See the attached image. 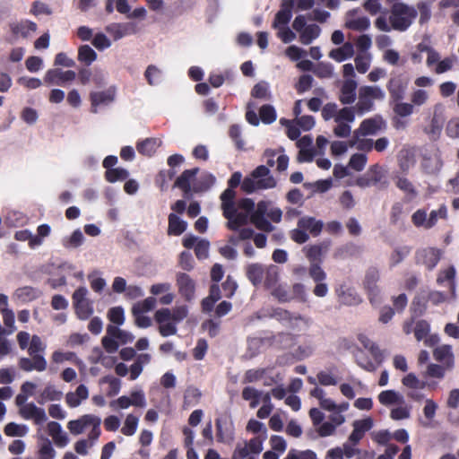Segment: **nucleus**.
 I'll return each mask as SVG.
<instances>
[{
    "label": "nucleus",
    "instance_id": "f257e3e1",
    "mask_svg": "<svg viewBox=\"0 0 459 459\" xmlns=\"http://www.w3.org/2000/svg\"><path fill=\"white\" fill-rule=\"evenodd\" d=\"M236 193L233 188L228 187L221 195L223 216L228 220L227 227L230 230H238L240 226L251 223L259 230L272 232L275 230L273 223H280L282 211L272 202L262 200L255 204L250 198H244L235 202Z\"/></svg>",
    "mask_w": 459,
    "mask_h": 459
},
{
    "label": "nucleus",
    "instance_id": "f03ea898",
    "mask_svg": "<svg viewBox=\"0 0 459 459\" xmlns=\"http://www.w3.org/2000/svg\"><path fill=\"white\" fill-rule=\"evenodd\" d=\"M391 5L388 18L383 14L375 20L376 28L384 32L406 31L418 15V10L407 4L395 2Z\"/></svg>",
    "mask_w": 459,
    "mask_h": 459
},
{
    "label": "nucleus",
    "instance_id": "7ed1b4c3",
    "mask_svg": "<svg viewBox=\"0 0 459 459\" xmlns=\"http://www.w3.org/2000/svg\"><path fill=\"white\" fill-rule=\"evenodd\" d=\"M323 248L321 246H311L307 249V257L310 261L308 267V275L316 283L313 289V294L318 298H325L329 292V287L326 282L327 274L321 267Z\"/></svg>",
    "mask_w": 459,
    "mask_h": 459
},
{
    "label": "nucleus",
    "instance_id": "20e7f679",
    "mask_svg": "<svg viewBox=\"0 0 459 459\" xmlns=\"http://www.w3.org/2000/svg\"><path fill=\"white\" fill-rule=\"evenodd\" d=\"M276 184L277 182L271 174L269 168L260 165L253 170L250 176L243 179L241 189L247 194H251L257 190L273 188Z\"/></svg>",
    "mask_w": 459,
    "mask_h": 459
},
{
    "label": "nucleus",
    "instance_id": "39448f33",
    "mask_svg": "<svg viewBox=\"0 0 459 459\" xmlns=\"http://www.w3.org/2000/svg\"><path fill=\"white\" fill-rule=\"evenodd\" d=\"M385 99V91L378 85H365L359 89L358 101L354 108V113L363 116L372 111L375 108V101H382Z\"/></svg>",
    "mask_w": 459,
    "mask_h": 459
},
{
    "label": "nucleus",
    "instance_id": "423d86ee",
    "mask_svg": "<svg viewBox=\"0 0 459 459\" xmlns=\"http://www.w3.org/2000/svg\"><path fill=\"white\" fill-rule=\"evenodd\" d=\"M273 316L282 323L286 327L298 333L308 330L312 324L310 317L298 314H291L290 312L281 308L275 309Z\"/></svg>",
    "mask_w": 459,
    "mask_h": 459
},
{
    "label": "nucleus",
    "instance_id": "0eeeda50",
    "mask_svg": "<svg viewBox=\"0 0 459 459\" xmlns=\"http://www.w3.org/2000/svg\"><path fill=\"white\" fill-rule=\"evenodd\" d=\"M89 290L85 286L76 289L73 295V306L80 320H87L94 313L93 301L88 298Z\"/></svg>",
    "mask_w": 459,
    "mask_h": 459
},
{
    "label": "nucleus",
    "instance_id": "6e6552de",
    "mask_svg": "<svg viewBox=\"0 0 459 459\" xmlns=\"http://www.w3.org/2000/svg\"><path fill=\"white\" fill-rule=\"evenodd\" d=\"M356 114L354 108L344 107L340 109V114L333 120V133L336 137L347 138L351 134V125L354 123Z\"/></svg>",
    "mask_w": 459,
    "mask_h": 459
},
{
    "label": "nucleus",
    "instance_id": "1a4fd4ad",
    "mask_svg": "<svg viewBox=\"0 0 459 459\" xmlns=\"http://www.w3.org/2000/svg\"><path fill=\"white\" fill-rule=\"evenodd\" d=\"M101 419L94 414H84L76 420H72L67 423V429L74 436L82 434L86 429L90 431L100 429Z\"/></svg>",
    "mask_w": 459,
    "mask_h": 459
},
{
    "label": "nucleus",
    "instance_id": "9d476101",
    "mask_svg": "<svg viewBox=\"0 0 459 459\" xmlns=\"http://www.w3.org/2000/svg\"><path fill=\"white\" fill-rule=\"evenodd\" d=\"M444 166L441 151L434 147L426 152L422 157L421 168L423 171L431 176H437Z\"/></svg>",
    "mask_w": 459,
    "mask_h": 459
},
{
    "label": "nucleus",
    "instance_id": "9b49d317",
    "mask_svg": "<svg viewBox=\"0 0 459 459\" xmlns=\"http://www.w3.org/2000/svg\"><path fill=\"white\" fill-rule=\"evenodd\" d=\"M379 278V271L375 267H370L366 272L363 284L372 305H378L380 303V289L377 285Z\"/></svg>",
    "mask_w": 459,
    "mask_h": 459
},
{
    "label": "nucleus",
    "instance_id": "f8f14e48",
    "mask_svg": "<svg viewBox=\"0 0 459 459\" xmlns=\"http://www.w3.org/2000/svg\"><path fill=\"white\" fill-rule=\"evenodd\" d=\"M443 251L433 247L420 248L415 254L416 263L424 265L428 270H433L441 259Z\"/></svg>",
    "mask_w": 459,
    "mask_h": 459
},
{
    "label": "nucleus",
    "instance_id": "ddd939ff",
    "mask_svg": "<svg viewBox=\"0 0 459 459\" xmlns=\"http://www.w3.org/2000/svg\"><path fill=\"white\" fill-rule=\"evenodd\" d=\"M105 30L117 41L124 37L136 34L139 29L136 22H112L107 25Z\"/></svg>",
    "mask_w": 459,
    "mask_h": 459
},
{
    "label": "nucleus",
    "instance_id": "4468645a",
    "mask_svg": "<svg viewBox=\"0 0 459 459\" xmlns=\"http://www.w3.org/2000/svg\"><path fill=\"white\" fill-rule=\"evenodd\" d=\"M386 88L389 91L391 101L403 100L408 89V80L403 74L394 75L389 79Z\"/></svg>",
    "mask_w": 459,
    "mask_h": 459
},
{
    "label": "nucleus",
    "instance_id": "2eb2a0df",
    "mask_svg": "<svg viewBox=\"0 0 459 459\" xmlns=\"http://www.w3.org/2000/svg\"><path fill=\"white\" fill-rule=\"evenodd\" d=\"M155 321L160 325L159 332L163 337H168L177 333V323L169 318V309L161 308L155 312Z\"/></svg>",
    "mask_w": 459,
    "mask_h": 459
},
{
    "label": "nucleus",
    "instance_id": "dca6fc26",
    "mask_svg": "<svg viewBox=\"0 0 459 459\" xmlns=\"http://www.w3.org/2000/svg\"><path fill=\"white\" fill-rule=\"evenodd\" d=\"M344 26L355 31H365L370 26V21L367 16L359 15L358 9H352L346 13Z\"/></svg>",
    "mask_w": 459,
    "mask_h": 459
},
{
    "label": "nucleus",
    "instance_id": "f3484780",
    "mask_svg": "<svg viewBox=\"0 0 459 459\" xmlns=\"http://www.w3.org/2000/svg\"><path fill=\"white\" fill-rule=\"evenodd\" d=\"M19 413L24 420H33L36 425H42L48 420L45 410L33 403L23 405L20 408Z\"/></svg>",
    "mask_w": 459,
    "mask_h": 459
},
{
    "label": "nucleus",
    "instance_id": "a211bd4d",
    "mask_svg": "<svg viewBox=\"0 0 459 459\" xmlns=\"http://www.w3.org/2000/svg\"><path fill=\"white\" fill-rule=\"evenodd\" d=\"M76 78L74 71H63L59 68L49 69L47 71L44 81L48 84L64 85L65 82H72Z\"/></svg>",
    "mask_w": 459,
    "mask_h": 459
},
{
    "label": "nucleus",
    "instance_id": "6ab92c4d",
    "mask_svg": "<svg viewBox=\"0 0 459 459\" xmlns=\"http://www.w3.org/2000/svg\"><path fill=\"white\" fill-rule=\"evenodd\" d=\"M442 110V104L438 103L434 106L433 117L429 125L425 128V132L430 137V139H437L442 132L445 122V118L441 114Z\"/></svg>",
    "mask_w": 459,
    "mask_h": 459
},
{
    "label": "nucleus",
    "instance_id": "aec40b11",
    "mask_svg": "<svg viewBox=\"0 0 459 459\" xmlns=\"http://www.w3.org/2000/svg\"><path fill=\"white\" fill-rule=\"evenodd\" d=\"M283 152V148L279 150H265L264 157L266 159V167H273L274 164L277 163V170L279 172L285 171L289 165V157Z\"/></svg>",
    "mask_w": 459,
    "mask_h": 459
},
{
    "label": "nucleus",
    "instance_id": "412c9836",
    "mask_svg": "<svg viewBox=\"0 0 459 459\" xmlns=\"http://www.w3.org/2000/svg\"><path fill=\"white\" fill-rule=\"evenodd\" d=\"M382 125L383 119L380 117H374L364 119L353 132L356 133V137L375 135L381 130Z\"/></svg>",
    "mask_w": 459,
    "mask_h": 459
},
{
    "label": "nucleus",
    "instance_id": "4be33fe9",
    "mask_svg": "<svg viewBox=\"0 0 459 459\" xmlns=\"http://www.w3.org/2000/svg\"><path fill=\"white\" fill-rule=\"evenodd\" d=\"M31 358L22 357L18 361L19 368L25 372L38 371L42 372L47 369L48 362L44 356H30Z\"/></svg>",
    "mask_w": 459,
    "mask_h": 459
},
{
    "label": "nucleus",
    "instance_id": "5701e85b",
    "mask_svg": "<svg viewBox=\"0 0 459 459\" xmlns=\"http://www.w3.org/2000/svg\"><path fill=\"white\" fill-rule=\"evenodd\" d=\"M177 285L179 293L186 299L191 300L195 297V281L185 273H178L177 274Z\"/></svg>",
    "mask_w": 459,
    "mask_h": 459
},
{
    "label": "nucleus",
    "instance_id": "b1692460",
    "mask_svg": "<svg viewBox=\"0 0 459 459\" xmlns=\"http://www.w3.org/2000/svg\"><path fill=\"white\" fill-rule=\"evenodd\" d=\"M48 435L52 437L54 444L60 448L66 446L69 442V437L64 431L60 423L56 421H49L47 425Z\"/></svg>",
    "mask_w": 459,
    "mask_h": 459
},
{
    "label": "nucleus",
    "instance_id": "393cba45",
    "mask_svg": "<svg viewBox=\"0 0 459 459\" xmlns=\"http://www.w3.org/2000/svg\"><path fill=\"white\" fill-rule=\"evenodd\" d=\"M353 430L349 437V442L357 445L364 437V434L370 430L374 421L370 417L363 420H358L353 422Z\"/></svg>",
    "mask_w": 459,
    "mask_h": 459
},
{
    "label": "nucleus",
    "instance_id": "a878e982",
    "mask_svg": "<svg viewBox=\"0 0 459 459\" xmlns=\"http://www.w3.org/2000/svg\"><path fill=\"white\" fill-rule=\"evenodd\" d=\"M101 435V429L94 431H90L87 438H81L74 443V451L80 455H87L89 449L93 447Z\"/></svg>",
    "mask_w": 459,
    "mask_h": 459
},
{
    "label": "nucleus",
    "instance_id": "bb28decb",
    "mask_svg": "<svg viewBox=\"0 0 459 459\" xmlns=\"http://www.w3.org/2000/svg\"><path fill=\"white\" fill-rule=\"evenodd\" d=\"M358 82L354 79H345L341 86L339 100L343 105H351L356 100Z\"/></svg>",
    "mask_w": 459,
    "mask_h": 459
},
{
    "label": "nucleus",
    "instance_id": "cd10ccee",
    "mask_svg": "<svg viewBox=\"0 0 459 459\" xmlns=\"http://www.w3.org/2000/svg\"><path fill=\"white\" fill-rule=\"evenodd\" d=\"M382 178L383 174L380 167L378 165H373L364 175L357 178L356 184L359 187H368L379 183Z\"/></svg>",
    "mask_w": 459,
    "mask_h": 459
},
{
    "label": "nucleus",
    "instance_id": "c85d7f7f",
    "mask_svg": "<svg viewBox=\"0 0 459 459\" xmlns=\"http://www.w3.org/2000/svg\"><path fill=\"white\" fill-rule=\"evenodd\" d=\"M116 89L108 88L104 91H96L91 93V112L97 113V107L100 105H108L115 100Z\"/></svg>",
    "mask_w": 459,
    "mask_h": 459
},
{
    "label": "nucleus",
    "instance_id": "c756f323",
    "mask_svg": "<svg viewBox=\"0 0 459 459\" xmlns=\"http://www.w3.org/2000/svg\"><path fill=\"white\" fill-rule=\"evenodd\" d=\"M336 293L339 302L345 306H357L362 301L360 296L353 288L341 286Z\"/></svg>",
    "mask_w": 459,
    "mask_h": 459
},
{
    "label": "nucleus",
    "instance_id": "7c9ffc66",
    "mask_svg": "<svg viewBox=\"0 0 459 459\" xmlns=\"http://www.w3.org/2000/svg\"><path fill=\"white\" fill-rule=\"evenodd\" d=\"M89 397V390L88 387L81 384L78 385L74 392H68L65 394V403L70 408L78 407L82 401L87 400Z\"/></svg>",
    "mask_w": 459,
    "mask_h": 459
},
{
    "label": "nucleus",
    "instance_id": "2f4dec72",
    "mask_svg": "<svg viewBox=\"0 0 459 459\" xmlns=\"http://www.w3.org/2000/svg\"><path fill=\"white\" fill-rule=\"evenodd\" d=\"M197 172V168L186 169L177 178L175 182V186L183 190L186 196L193 191V186L191 184L195 179Z\"/></svg>",
    "mask_w": 459,
    "mask_h": 459
},
{
    "label": "nucleus",
    "instance_id": "473e14b6",
    "mask_svg": "<svg viewBox=\"0 0 459 459\" xmlns=\"http://www.w3.org/2000/svg\"><path fill=\"white\" fill-rule=\"evenodd\" d=\"M266 266L261 264L254 263L246 267V274L247 279L255 287L261 285L264 281Z\"/></svg>",
    "mask_w": 459,
    "mask_h": 459
},
{
    "label": "nucleus",
    "instance_id": "72a5a7b5",
    "mask_svg": "<svg viewBox=\"0 0 459 459\" xmlns=\"http://www.w3.org/2000/svg\"><path fill=\"white\" fill-rule=\"evenodd\" d=\"M395 186L404 193L407 201H412L418 196V190L411 180L403 176L394 178Z\"/></svg>",
    "mask_w": 459,
    "mask_h": 459
},
{
    "label": "nucleus",
    "instance_id": "f704fd0d",
    "mask_svg": "<svg viewBox=\"0 0 459 459\" xmlns=\"http://www.w3.org/2000/svg\"><path fill=\"white\" fill-rule=\"evenodd\" d=\"M354 55V46L351 42H345L342 47L333 48L329 52V57L334 61L341 63L343 62Z\"/></svg>",
    "mask_w": 459,
    "mask_h": 459
},
{
    "label": "nucleus",
    "instance_id": "c9c22d12",
    "mask_svg": "<svg viewBox=\"0 0 459 459\" xmlns=\"http://www.w3.org/2000/svg\"><path fill=\"white\" fill-rule=\"evenodd\" d=\"M436 360L443 363L447 368H451L454 365V354L450 345L437 346L433 352Z\"/></svg>",
    "mask_w": 459,
    "mask_h": 459
},
{
    "label": "nucleus",
    "instance_id": "e433bc0d",
    "mask_svg": "<svg viewBox=\"0 0 459 459\" xmlns=\"http://www.w3.org/2000/svg\"><path fill=\"white\" fill-rule=\"evenodd\" d=\"M298 226L313 236H318L322 231L323 222L316 220L314 217L304 216L299 220Z\"/></svg>",
    "mask_w": 459,
    "mask_h": 459
},
{
    "label": "nucleus",
    "instance_id": "4c0bfd02",
    "mask_svg": "<svg viewBox=\"0 0 459 459\" xmlns=\"http://www.w3.org/2000/svg\"><path fill=\"white\" fill-rule=\"evenodd\" d=\"M63 397L62 391L56 388L52 384H48L45 388L39 393L37 402L39 404H44L48 401H60Z\"/></svg>",
    "mask_w": 459,
    "mask_h": 459
},
{
    "label": "nucleus",
    "instance_id": "58836bf2",
    "mask_svg": "<svg viewBox=\"0 0 459 459\" xmlns=\"http://www.w3.org/2000/svg\"><path fill=\"white\" fill-rule=\"evenodd\" d=\"M292 7L289 4V3L285 0L282 4L281 9L275 14V18L273 23V27L274 29L280 28L281 26H288L291 17H292Z\"/></svg>",
    "mask_w": 459,
    "mask_h": 459
},
{
    "label": "nucleus",
    "instance_id": "ea45409f",
    "mask_svg": "<svg viewBox=\"0 0 459 459\" xmlns=\"http://www.w3.org/2000/svg\"><path fill=\"white\" fill-rule=\"evenodd\" d=\"M378 401L385 406H390L394 404L398 405L404 403V397L403 394L394 390H385L382 391L378 394Z\"/></svg>",
    "mask_w": 459,
    "mask_h": 459
},
{
    "label": "nucleus",
    "instance_id": "a19ab883",
    "mask_svg": "<svg viewBox=\"0 0 459 459\" xmlns=\"http://www.w3.org/2000/svg\"><path fill=\"white\" fill-rule=\"evenodd\" d=\"M187 227L186 221L180 219L175 213H170L169 215V226H168V234L170 236H179L181 235Z\"/></svg>",
    "mask_w": 459,
    "mask_h": 459
},
{
    "label": "nucleus",
    "instance_id": "79ce46f5",
    "mask_svg": "<svg viewBox=\"0 0 459 459\" xmlns=\"http://www.w3.org/2000/svg\"><path fill=\"white\" fill-rule=\"evenodd\" d=\"M217 439L221 443H230L234 438V434L230 427L228 426L226 420L221 419L216 420Z\"/></svg>",
    "mask_w": 459,
    "mask_h": 459
},
{
    "label": "nucleus",
    "instance_id": "37998d69",
    "mask_svg": "<svg viewBox=\"0 0 459 459\" xmlns=\"http://www.w3.org/2000/svg\"><path fill=\"white\" fill-rule=\"evenodd\" d=\"M37 30V24L33 22L25 20L12 26V31L15 35H19L22 38H28Z\"/></svg>",
    "mask_w": 459,
    "mask_h": 459
},
{
    "label": "nucleus",
    "instance_id": "c03bdc74",
    "mask_svg": "<svg viewBox=\"0 0 459 459\" xmlns=\"http://www.w3.org/2000/svg\"><path fill=\"white\" fill-rule=\"evenodd\" d=\"M321 33V29L316 24L307 25L299 32V40L304 45H309L314 39H317Z\"/></svg>",
    "mask_w": 459,
    "mask_h": 459
},
{
    "label": "nucleus",
    "instance_id": "a18cd8bd",
    "mask_svg": "<svg viewBox=\"0 0 459 459\" xmlns=\"http://www.w3.org/2000/svg\"><path fill=\"white\" fill-rule=\"evenodd\" d=\"M38 456L39 459H55L56 452L52 445V442L48 438L44 437L38 445Z\"/></svg>",
    "mask_w": 459,
    "mask_h": 459
},
{
    "label": "nucleus",
    "instance_id": "49530a36",
    "mask_svg": "<svg viewBox=\"0 0 459 459\" xmlns=\"http://www.w3.org/2000/svg\"><path fill=\"white\" fill-rule=\"evenodd\" d=\"M161 144V141L157 138H147L139 143L136 146L137 151L146 156H152Z\"/></svg>",
    "mask_w": 459,
    "mask_h": 459
},
{
    "label": "nucleus",
    "instance_id": "de8ad7c7",
    "mask_svg": "<svg viewBox=\"0 0 459 459\" xmlns=\"http://www.w3.org/2000/svg\"><path fill=\"white\" fill-rule=\"evenodd\" d=\"M365 137L359 135L356 137V133L353 132L349 141L350 147H356L359 151L370 152L373 149V140Z\"/></svg>",
    "mask_w": 459,
    "mask_h": 459
},
{
    "label": "nucleus",
    "instance_id": "09e8293b",
    "mask_svg": "<svg viewBox=\"0 0 459 459\" xmlns=\"http://www.w3.org/2000/svg\"><path fill=\"white\" fill-rule=\"evenodd\" d=\"M279 280V268L276 265L271 264L266 266L263 283L265 288L272 289L277 285Z\"/></svg>",
    "mask_w": 459,
    "mask_h": 459
},
{
    "label": "nucleus",
    "instance_id": "8fccbe9b",
    "mask_svg": "<svg viewBox=\"0 0 459 459\" xmlns=\"http://www.w3.org/2000/svg\"><path fill=\"white\" fill-rule=\"evenodd\" d=\"M456 271L455 268L451 265L444 270H441L437 275V282L438 284H443L446 281H448L449 286L451 288L452 292H455V278Z\"/></svg>",
    "mask_w": 459,
    "mask_h": 459
},
{
    "label": "nucleus",
    "instance_id": "3c124183",
    "mask_svg": "<svg viewBox=\"0 0 459 459\" xmlns=\"http://www.w3.org/2000/svg\"><path fill=\"white\" fill-rule=\"evenodd\" d=\"M251 95L254 98L268 100L272 98L270 84L265 81L257 82L252 89Z\"/></svg>",
    "mask_w": 459,
    "mask_h": 459
},
{
    "label": "nucleus",
    "instance_id": "603ef678",
    "mask_svg": "<svg viewBox=\"0 0 459 459\" xmlns=\"http://www.w3.org/2000/svg\"><path fill=\"white\" fill-rule=\"evenodd\" d=\"M84 237L81 230H75L71 236L62 239L63 246L67 249H74L82 245Z\"/></svg>",
    "mask_w": 459,
    "mask_h": 459
},
{
    "label": "nucleus",
    "instance_id": "864d4df0",
    "mask_svg": "<svg viewBox=\"0 0 459 459\" xmlns=\"http://www.w3.org/2000/svg\"><path fill=\"white\" fill-rule=\"evenodd\" d=\"M216 181L215 177L211 173L203 174L193 185L194 192H204L208 190Z\"/></svg>",
    "mask_w": 459,
    "mask_h": 459
},
{
    "label": "nucleus",
    "instance_id": "5fc2aeb1",
    "mask_svg": "<svg viewBox=\"0 0 459 459\" xmlns=\"http://www.w3.org/2000/svg\"><path fill=\"white\" fill-rule=\"evenodd\" d=\"M262 391H259L252 386H247L242 391V398L246 401H250L249 406L254 409L260 403Z\"/></svg>",
    "mask_w": 459,
    "mask_h": 459
},
{
    "label": "nucleus",
    "instance_id": "6e6d98bb",
    "mask_svg": "<svg viewBox=\"0 0 459 459\" xmlns=\"http://www.w3.org/2000/svg\"><path fill=\"white\" fill-rule=\"evenodd\" d=\"M437 407H438L437 403L436 402H434L432 399H427L425 401V405L423 408V414H424L426 420L420 421V423L423 427H426V428L430 427V422L436 415Z\"/></svg>",
    "mask_w": 459,
    "mask_h": 459
},
{
    "label": "nucleus",
    "instance_id": "4d7b16f0",
    "mask_svg": "<svg viewBox=\"0 0 459 459\" xmlns=\"http://www.w3.org/2000/svg\"><path fill=\"white\" fill-rule=\"evenodd\" d=\"M97 59V53L89 45H82L78 49V60L87 65Z\"/></svg>",
    "mask_w": 459,
    "mask_h": 459
},
{
    "label": "nucleus",
    "instance_id": "13d9d810",
    "mask_svg": "<svg viewBox=\"0 0 459 459\" xmlns=\"http://www.w3.org/2000/svg\"><path fill=\"white\" fill-rule=\"evenodd\" d=\"M394 103V112L402 117H409L414 112V106L411 102H403V100H392Z\"/></svg>",
    "mask_w": 459,
    "mask_h": 459
},
{
    "label": "nucleus",
    "instance_id": "bf43d9fd",
    "mask_svg": "<svg viewBox=\"0 0 459 459\" xmlns=\"http://www.w3.org/2000/svg\"><path fill=\"white\" fill-rule=\"evenodd\" d=\"M128 176V170L123 168H114L112 169H108L105 172V178L109 183L126 180Z\"/></svg>",
    "mask_w": 459,
    "mask_h": 459
},
{
    "label": "nucleus",
    "instance_id": "052dcab7",
    "mask_svg": "<svg viewBox=\"0 0 459 459\" xmlns=\"http://www.w3.org/2000/svg\"><path fill=\"white\" fill-rule=\"evenodd\" d=\"M46 345L42 342L41 338L39 335H32L30 342V346L28 347V353L30 356H44Z\"/></svg>",
    "mask_w": 459,
    "mask_h": 459
},
{
    "label": "nucleus",
    "instance_id": "680f3d73",
    "mask_svg": "<svg viewBox=\"0 0 459 459\" xmlns=\"http://www.w3.org/2000/svg\"><path fill=\"white\" fill-rule=\"evenodd\" d=\"M139 418L134 414H128L124 421L121 432L127 437L133 436L138 427Z\"/></svg>",
    "mask_w": 459,
    "mask_h": 459
},
{
    "label": "nucleus",
    "instance_id": "e2e57ef3",
    "mask_svg": "<svg viewBox=\"0 0 459 459\" xmlns=\"http://www.w3.org/2000/svg\"><path fill=\"white\" fill-rule=\"evenodd\" d=\"M51 228L48 224H41L37 229V235H34L30 248L34 249L43 244L44 238L49 236Z\"/></svg>",
    "mask_w": 459,
    "mask_h": 459
},
{
    "label": "nucleus",
    "instance_id": "0e129e2a",
    "mask_svg": "<svg viewBox=\"0 0 459 459\" xmlns=\"http://www.w3.org/2000/svg\"><path fill=\"white\" fill-rule=\"evenodd\" d=\"M411 102L414 107H421L429 100V92L424 89H415L410 96Z\"/></svg>",
    "mask_w": 459,
    "mask_h": 459
},
{
    "label": "nucleus",
    "instance_id": "69168bd1",
    "mask_svg": "<svg viewBox=\"0 0 459 459\" xmlns=\"http://www.w3.org/2000/svg\"><path fill=\"white\" fill-rule=\"evenodd\" d=\"M29 429L26 425L10 422L4 427V434L8 437H24Z\"/></svg>",
    "mask_w": 459,
    "mask_h": 459
},
{
    "label": "nucleus",
    "instance_id": "338daca9",
    "mask_svg": "<svg viewBox=\"0 0 459 459\" xmlns=\"http://www.w3.org/2000/svg\"><path fill=\"white\" fill-rule=\"evenodd\" d=\"M411 407L405 403L398 404L397 407L393 408L390 412V417L394 420H406L411 417Z\"/></svg>",
    "mask_w": 459,
    "mask_h": 459
},
{
    "label": "nucleus",
    "instance_id": "774afa93",
    "mask_svg": "<svg viewBox=\"0 0 459 459\" xmlns=\"http://www.w3.org/2000/svg\"><path fill=\"white\" fill-rule=\"evenodd\" d=\"M313 73L321 79L332 78L333 75V66L330 63L320 62L314 67Z\"/></svg>",
    "mask_w": 459,
    "mask_h": 459
}]
</instances>
